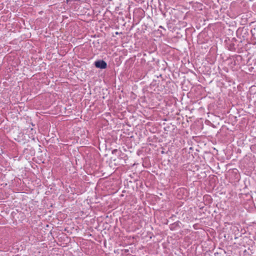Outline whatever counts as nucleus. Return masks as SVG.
Returning a JSON list of instances; mask_svg holds the SVG:
<instances>
[{
  "mask_svg": "<svg viewBox=\"0 0 256 256\" xmlns=\"http://www.w3.org/2000/svg\"><path fill=\"white\" fill-rule=\"evenodd\" d=\"M112 152H113V154L116 152H118V154H120V151L118 150V149L116 148V149L113 150Z\"/></svg>",
  "mask_w": 256,
  "mask_h": 256,
  "instance_id": "3",
  "label": "nucleus"
},
{
  "mask_svg": "<svg viewBox=\"0 0 256 256\" xmlns=\"http://www.w3.org/2000/svg\"><path fill=\"white\" fill-rule=\"evenodd\" d=\"M184 190V189H180L179 190H178V192H183Z\"/></svg>",
  "mask_w": 256,
  "mask_h": 256,
  "instance_id": "4",
  "label": "nucleus"
},
{
  "mask_svg": "<svg viewBox=\"0 0 256 256\" xmlns=\"http://www.w3.org/2000/svg\"><path fill=\"white\" fill-rule=\"evenodd\" d=\"M94 66L96 68L104 69L107 66V64L103 60H98L94 62Z\"/></svg>",
  "mask_w": 256,
  "mask_h": 256,
  "instance_id": "1",
  "label": "nucleus"
},
{
  "mask_svg": "<svg viewBox=\"0 0 256 256\" xmlns=\"http://www.w3.org/2000/svg\"><path fill=\"white\" fill-rule=\"evenodd\" d=\"M116 34L118 35L119 34V36L117 37L116 38L114 39V40L116 42L114 44H120L122 43V33L120 32L119 34L118 32H116Z\"/></svg>",
  "mask_w": 256,
  "mask_h": 256,
  "instance_id": "2",
  "label": "nucleus"
},
{
  "mask_svg": "<svg viewBox=\"0 0 256 256\" xmlns=\"http://www.w3.org/2000/svg\"><path fill=\"white\" fill-rule=\"evenodd\" d=\"M112 37H113V38H115L116 36H115L114 35H113V36H112Z\"/></svg>",
  "mask_w": 256,
  "mask_h": 256,
  "instance_id": "5",
  "label": "nucleus"
}]
</instances>
